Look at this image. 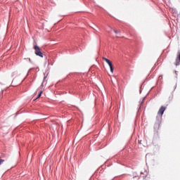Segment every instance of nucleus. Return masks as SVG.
I'll return each mask as SVG.
<instances>
[{
    "mask_svg": "<svg viewBox=\"0 0 180 180\" xmlns=\"http://www.w3.org/2000/svg\"><path fill=\"white\" fill-rule=\"evenodd\" d=\"M174 65L176 66L180 65V52H178L177 58H176Z\"/></svg>",
    "mask_w": 180,
    "mask_h": 180,
    "instance_id": "nucleus-4",
    "label": "nucleus"
},
{
    "mask_svg": "<svg viewBox=\"0 0 180 180\" xmlns=\"http://www.w3.org/2000/svg\"><path fill=\"white\" fill-rule=\"evenodd\" d=\"M117 37H120V35H117Z\"/></svg>",
    "mask_w": 180,
    "mask_h": 180,
    "instance_id": "nucleus-9",
    "label": "nucleus"
},
{
    "mask_svg": "<svg viewBox=\"0 0 180 180\" xmlns=\"http://www.w3.org/2000/svg\"><path fill=\"white\" fill-rule=\"evenodd\" d=\"M34 50H35L36 56H39V57L43 58V53H41V51H40V47H39V46H34Z\"/></svg>",
    "mask_w": 180,
    "mask_h": 180,
    "instance_id": "nucleus-1",
    "label": "nucleus"
},
{
    "mask_svg": "<svg viewBox=\"0 0 180 180\" xmlns=\"http://www.w3.org/2000/svg\"><path fill=\"white\" fill-rule=\"evenodd\" d=\"M166 109H167V108H165L164 106H161L158 112V115L159 116H160V117H162V115H164V112H165Z\"/></svg>",
    "mask_w": 180,
    "mask_h": 180,
    "instance_id": "nucleus-3",
    "label": "nucleus"
},
{
    "mask_svg": "<svg viewBox=\"0 0 180 180\" xmlns=\"http://www.w3.org/2000/svg\"><path fill=\"white\" fill-rule=\"evenodd\" d=\"M114 32L115 33V34H117V31H116L115 30H114Z\"/></svg>",
    "mask_w": 180,
    "mask_h": 180,
    "instance_id": "nucleus-8",
    "label": "nucleus"
},
{
    "mask_svg": "<svg viewBox=\"0 0 180 180\" xmlns=\"http://www.w3.org/2000/svg\"><path fill=\"white\" fill-rule=\"evenodd\" d=\"M103 60L104 61H105V63H107V64H108L110 69V72H112V74H113V65L112 64V62L110 60H109V59L103 57Z\"/></svg>",
    "mask_w": 180,
    "mask_h": 180,
    "instance_id": "nucleus-2",
    "label": "nucleus"
},
{
    "mask_svg": "<svg viewBox=\"0 0 180 180\" xmlns=\"http://www.w3.org/2000/svg\"><path fill=\"white\" fill-rule=\"evenodd\" d=\"M5 162V159L0 158V165H2Z\"/></svg>",
    "mask_w": 180,
    "mask_h": 180,
    "instance_id": "nucleus-6",
    "label": "nucleus"
},
{
    "mask_svg": "<svg viewBox=\"0 0 180 180\" xmlns=\"http://www.w3.org/2000/svg\"><path fill=\"white\" fill-rule=\"evenodd\" d=\"M43 94V91H40L39 94H38V97L37 98H40V96H41V94Z\"/></svg>",
    "mask_w": 180,
    "mask_h": 180,
    "instance_id": "nucleus-7",
    "label": "nucleus"
},
{
    "mask_svg": "<svg viewBox=\"0 0 180 180\" xmlns=\"http://www.w3.org/2000/svg\"><path fill=\"white\" fill-rule=\"evenodd\" d=\"M160 123H161V122H160V121H158V123H156V124H155V129H160Z\"/></svg>",
    "mask_w": 180,
    "mask_h": 180,
    "instance_id": "nucleus-5",
    "label": "nucleus"
}]
</instances>
